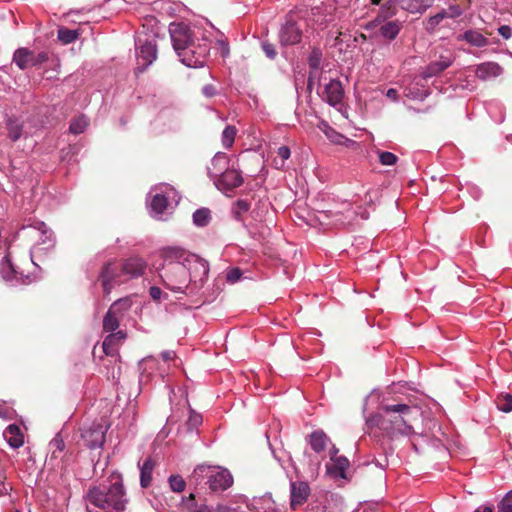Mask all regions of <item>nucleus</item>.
<instances>
[{"label": "nucleus", "instance_id": "64", "mask_svg": "<svg viewBox=\"0 0 512 512\" xmlns=\"http://www.w3.org/2000/svg\"><path fill=\"white\" fill-rule=\"evenodd\" d=\"M338 448H336L335 445H332L331 448L329 449V457H330V461L335 459V458H338L340 455H338Z\"/></svg>", "mask_w": 512, "mask_h": 512}, {"label": "nucleus", "instance_id": "61", "mask_svg": "<svg viewBox=\"0 0 512 512\" xmlns=\"http://www.w3.org/2000/svg\"><path fill=\"white\" fill-rule=\"evenodd\" d=\"M11 489L12 488L9 483L0 482V497L8 495Z\"/></svg>", "mask_w": 512, "mask_h": 512}, {"label": "nucleus", "instance_id": "59", "mask_svg": "<svg viewBox=\"0 0 512 512\" xmlns=\"http://www.w3.org/2000/svg\"><path fill=\"white\" fill-rule=\"evenodd\" d=\"M238 509L236 507L226 505V504H218L215 508L216 512H236Z\"/></svg>", "mask_w": 512, "mask_h": 512}, {"label": "nucleus", "instance_id": "58", "mask_svg": "<svg viewBox=\"0 0 512 512\" xmlns=\"http://www.w3.org/2000/svg\"><path fill=\"white\" fill-rule=\"evenodd\" d=\"M14 411L4 405H0V418L12 419Z\"/></svg>", "mask_w": 512, "mask_h": 512}, {"label": "nucleus", "instance_id": "52", "mask_svg": "<svg viewBox=\"0 0 512 512\" xmlns=\"http://www.w3.org/2000/svg\"><path fill=\"white\" fill-rule=\"evenodd\" d=\"M201 422L202 416L192 411L188 419V426L191 428H196L201 424Z\"/></svg>", "mask_w": 512, "mask_h": 512}, {"label": "nucleus", "instance_id": "24", "mask_svg": "<svg viewBox=\"0 0 512 512\" xmlns=\"http://www.w3.org/2000/svg\"><path fill=\"white\" fill-rule=\"evenodd\" d=\"M457 40H464L475 47H485L489 44V40L478 30H467L463 34L457 36Z\"/></svg>", "mask_w": 512, "mask_h": 512}, {"label": "nucleus", "instance_id": "46", "mask_svg": "<svg viewBox=\"0 0 512 512\" xmlns=\"http://www.w3.org/2000/svg\"><path fill=\"white\" fill-rule=\"evenodd\" d=\"M498 507L500 512H512V490L505 495Z\"/></svg>", "mask_w": 512, "mask_h": 512}, {"label": "nucleus", "instance_id": "9", "mask_svg": "<svg viewBox=\"0 0 512 512\" xmlns=\"http://www.w3.org/2000/svg\"><path fill=\"white\" fill-rule=\"evenodd\" d=\"M100 279L105 294H110L113 288L127 282L121 264L113 262H109L103 267Z\"/></svg>", "mask_w": 512, "mask_h": 512}, {"label": "nucleus", "instance_id": "63", "mask_svg": "<svg viewBox=\"0 0 512 512\" xmlns=\"http://www.w3.org/2000/svg\"><path fill=\"white\" fill-rule=\"evenodd\" d=\"M386 96H387V98L391 99L392 101L398 100V92L394 88L388 89L386 92Z\"/></svg>", "mask_w": 512, "mask_h": 512}, {"label": "nucleus", "instance_id": "44", "mask_svg": "<svg viewBox=\"0 0 512 512\" xmlns=\"http://www.w3.org/2000/svg\"><path fill=\"white\" fill-rule=\"evenodd\" d=\"M210 27H211V31H209V32L211 34H212V31H215L217 34L220 35L219 38H216V43L221 50L222 57H224V58L227 57L230 52L229 44H228L227 40L225 38H223V35L218 30H216L212 25H210Z\"/></svg>", "mask_w": 512, "mask_h": 512}, {"label": "nucleus", "instance_id": "33", "mask_svg": "<svg viewBox=\"0 0 512 512\" xmlns=\"http://www.w3.org/2000/svg\"><path fill=\"white\" fill-rule=\"evenodd\" d=\"M194 494H190L189 497L184 500L188 512H213L212 509L206 504H197L195 501Z\"/></svg>", "mask_w": 512, "mask_h": 512}, {"label": "nucleus", "instance_id": "41", "mask_svg": "<svg viewBox=\"0 0 512 512\" xmlns=\"http://www.w3.org/2000/svg\"><path fill=\"white\" fill-rule=\"evenodd\" d=\"M376 153L378 155L379 162L384 166H392L397 163L398 158L392 152L377 150Z\"/></svg>", "mask_w": 512, "mask_h": 512}, {"label": "nucleus", "instance_id": "10", "mask_svg": "<svg viewBox=\"0 0 512 512\" xmlns=\"http://www.w3.org/2000/svg\"><path fill=\"white\" fill-rule=\"evenodd\" d=\"M237 502L245 503L247 508L254 512H278L275 501L269 494H265L261 497H254L252 500H249L244 495H240L237 497Z\"/></svg>", "mask_w": 512, "mask_h": 512}, {"label": "nucleus", "instance_id": "47", "mask_svg": "<svg viewBox=\"0 0 512 512\" xmlns=\"http://www.w3.org/2000/svg\"><path fill=\"white\" fill-rule=\"evenodd\" d=\"M322 60V54L319 50H313L308 58L310 68L318 69Z\"/></svg>", "mask_w": 512, "mask_h": 512}, {"label": "nucleus", "instance_id": "20", "mask_svg": "<svg viewBox=\"0 0 512 512\" xmlns=\"http://www.w3.org/2000/svg\"><path fill=\"white\" fill-rule=\"evenodd\" d=\"M349 465V460L345 456H339L326 464V472L334 479H344Z\"/></svg>", "mask_w": 512, "mask_h": 512}, {"label": "nucleus", "instance_id": "3", "mask_svg": "<svg viewBox=\"0 0 512 512\" xmlns=\"http://www.w3.org/2000/svg\"><path fill=\"white\" fill-rule=\"evenodd\" d=\"M416 414L418 410L406 404L386 405L381 413L372 415L366 423L370 428H378L390 437L411 436L414 430L410 422Z\"/></svg>", "mask_w": 512, "mask_h": 512}, {"label": "nucleus", "instance_id": "22", "mask_svg": "<svg viewBox=\"0 0 512 512\" xmlns=\"http://www.w3.org/2000/svg\"><path fill=\"white\" fill-rule=\"evenodd\" d=\"M7 136L12 142L18 141L23 135V121L15 116H6Z\"/></svg>", "mask_w": 512, "mask_h": 512}, {"label": "nucleus", "instance_id": "18", "mask_svg": "<svg viewBox=\"0 0 512 512\" xmlns=\"http://www.w3.org/2000/svg\"><path fill=\"white\" fill-rule=\"evenodd\" d=\"M82 437L90 449L101 448L105 442V432L100 424L84 430Z\"/></svg>", "mask_w": 512, "mask_h": 512}, {"label": "nucleus", "instance_id": "45", "mask_svg": "<svg viewBox=\"0 0 512 512\" xmlns=\"http://www.w3.org/2000/svg\"><path fill=\"white\" fill-rule=\"evenodd\" d=\"M405 95L408 98L414 99V100H424L428 95L429 92L427 90H420V89H414L413 87H408L405 89Z\"/></svg>", "mask_w": 512, "mask_h": 512}, {"label": "nucleus", "instance_id": "23", "mask_svg": "<svg viewBox=\"0 0 512 512\" xmlns=\"http://www.w3.org/2000/svg\"><path fill=\"white\" fill-rule=\"evenodd\" d=\"M452 64L450 57L441 56L438 61L429 64L421 73L423 79H428L440 74Z\"/></svg>", "mask_w": 512, "mask_h": 512}, {"label": "nucleus", "instance_id": "16", "mask_svg": "<svg viewBox=\"0 0 512 512\" xmlns=\"http://www.w3.org/2000/svg\"><path fill=\"white\" fill-rule=\"evenodd\" d=\"M280 42L283 45H294L301 40V30L295 22L287 20L279 33Z\"/></svg>", "mask_w": 512, "mask_h": 512}, {"label": "nucleus", "instance_id": "8", "mask_svg": "<svg viewBox=\"0 0 512 512\" xmlns=\"http://www.w3.org/2000/svg\"><path fill=\"white\" fill-rule=\"evenodd\" d=\"M136 57V72L142 73L157 58V45L155 40L148 38L142 39L141 37H138L136 40Z\"/></svg>", "mask_w": 512, "mask_h": 512}, {"label": "nucleus", "instance_id": "36", "mask_svg": "<svg viewBox=\"0 0 512 512\" xmlns=\"http://www.w3.org/2000/svg\"><path fill=\"white\" fill-rule=\"evenodd\" d=\"M210 219V211L206 208H201L193 213V222L196 226L203 227L208 224Z\"/></svg>", "mask_w": 512, "mask_h": 512}, {"label": "nucleus", "instance_id": "38", "mask_svg": "<svg viewBox=\"0 0 512 512\" xmlns=\"http://www.w3.org/2000/svg\"><path fill=\"white\" fill-rule=\"evenodd\" d=\"M331 11H332V7L330 6L329 7V15L325 14L322 17V14H323L322 13V8L321 7H314L312 9V14L315 17L314 21L318 25H320V26L328 24L329 22H331L333 20V17L331 15Z\"/></svg>", "mask_w": 512, "mask_h": 512}, {"label": "nucleus", "instance_id": "30", "mask_svg": "<svg viewBox=\"0 0 512 512\" xmlns=\"http://www.w3.org/2000/svg\"><path fill=\"white\" fill-rule=\"evenodd\" d=\"M153 469L154 462L150 457L145 459L143 464L140 466V484L143 488H146L150 485Z\"/></svg>", "mask_w": 512, "mask_h": 512}, {"label": "nucleus", "instance_id": "57", "mask_svg": "<svg viewBox=\"0 0 512 512\" xmlns=\"http://www.w3.org/2000/svg\"><path fill=\"white\" fill-rule=\"evenodd\" d=\"M277 154L282 159V162H284L285 160H287L290 157L291 152H290L289 147L281 146L278 148Z\"/></svg>", "mask_w": 512, "mask_h": 512}, {"label": "nucleus", "instance_id": "32", "mask_svg": "<svg viewBox=\"0 0 512 512\" xmlns=\"http://www.w3.org/2000/svg\"><path fill=\"white\" fill-rule=\"evenodd\" d=\"M121 319L110 310L107 311L103 319V330L105 332H114L118 329Z\"/></svg>", "mask_w": 512, "mask_h": 512}, {"label": "nucleus", "instance_id": "48", "mask_svg": "<svg viewBox=\"0 0 512 512\" xmlns=\"http://www.w3.org/2000/svg\"><path fill=\"white\" fill-rule=\"evenodd\" d=\"M35 228L42 234L43 242L52 241V231L46 226L44 222H37Z\"/></svg>", "mask_w": 512, "mask_h": 512}, {"label": "nucleus", "instance_id": "28", "mask_svg": "<svg viewBox=\"0 0 512 512\" xmlns=\"http://www.w3.org/2000/svg\"><path fill=\"white\" fill-rule=\"evenodd\" d=\"M13 62L21 69L33 66L32 51L27 48H19L14 52Z\"/></svg>", "mask_w": 512, "mask_h": 512}, {"label": "nucleus", "instance_id": "49", "mask_svg": "<svg viewBox=\"0 0 512 512\" xmlns=\"http://www.w3.org/2000/svg\"><path fill=\"white\" fill-rule=\"evenodd\" d=\"M149 295L154 301H160L161 299H168V294L164 293L161 288L152 286L149 289Z\"/></svg>", "mask_w": 512, "mask_h": 512}, {"label": "nucleus", "instance_id": "62", "mask_svg": "<svg viewBox=\"0 0 512 512\" xmlns=\"http://www.w3.org/2000/svg\"><path fill=\"white\" fill-rule=\"evenodd\" d=\"M164 361L174 360L176 358V353L172 350L163 351L161 354Z\"/></svg>", "mask_w": 512, "mask_h": 512}, {"label": "nucleus", "instance_id": "21", "mask_svg": "<svg viewBox=\"0 0 512 512\" xmlns=\"http://www.w3.org/2000/svg\"><path fill=\"white\" fill-rule=\"evenodd\" d=\"M502 68L495 62H485L477 66L475 74L481 80H489L502 74Z\"/></svg>", "mask_w": 512, "mask_h": 512}, {"label": "nucleus", "instance_id": "50", "mask_svg": "<svg viewBox=\"0 0 512 512\" xmlns=\"http://www.w3.org/2000/svg\"><path fill=\"white\" fill-rule=\"evenodd\" d=\"M445 13L446 18L454 19L462 15L463 11L458 5H451L448 9L442 10Z\"/></svg>", "mask_w": 512, "mask_h": 512}, {"label": "nucleus", "instance_id": "19", "mask_svg": "<svg viewBox=\"0 0 512 512\" xmlns=\"http://www.w3.org/2000/svg\"><path fill=\"white\" fill-rule=\"evenodd\" d=\"M127 338V334L123 330L109 332L102 343L103 351L108 356H116L118 354V345Z\"/></svg>", "mask_w": 512, "mask_h": 512}, {"label": "nucleus", "instance_id": "4", "mask_svg": "<svg viewBox=\"0 0 512 512\" xmlns=\"http://www.w3.org/2000/svg\"><path fill=\"white\" fill-rule=\"evenodd\" d=\"M86 499L88 512H93L91 505L105 512H123L127 503L121 483H114L107 490L94 487L89 490Z\"/></svg>", "mask_w": 512, "mask_h": 512}, {"label": "nucleus", "instance_id": "43", "mask_svg": "<svg viewBox=\"0 0 512 512\" xmlns=\"http://www.w3.org/2000/svg\"><path fill=\"white\" fill-rule=\"evenodd\" d=\"M53 457H58V454L64 450L65 444L60 435H56L49 444Z\"/></svg>", "mask_w": 512, "mask_h": 512}, {"label": "nucleus", "instance_id": "35", "mask_svg": "<svg viewBox=\"0 0 512 512\" xmlns=\"http://www.w3.org/2000/svg\"><path fill=\"white\" fill-rule=\"evenodd\" d=\"M497 408L505 413L512 411V395L509 393L500 394L496 399Z\"/></svg>", "mask_w": 512, "mask_h": 512}, {"label": "nucleus", "instance_id": "27", "mask_svg": "<svg viewBox=\"0 0 512 512\" xmlns=\"http://www.w3.org/2000/svg\"><path fill=\"white\" fill-rule=\"evenodd\" d=\"M324 128H322L323 132L325 133V135L327 136V138L334 144H337V145H343V146H346V147H349L351 145H354L355 142L347 137H345L344 135L340 134L339 132H337L336 130H334L333 128H331L327 123H322Z\"/></svg>", "mask_w": 512, "mask_h": 512}, {"label": "nucleus", "instance_id": "55", "mask_svg": "<svg viewBox=\"0 0 512 512\" xmlns=\"http://www.w3.org/2000/svg\"><path fill=\"white\" fill-rule=\"evenodd\" d=\"M498 33L506 40L512 36V28L508 25H502L498 28Z\"/></svg>", "mask_w": 512, "mask_h": 512}, {"label": "nucleus", "instance_id": "54", "mask_svg": "<svg viewBox=\"0 0 512 512\" xmlns=\"http://www.w3.org/2000/svg\"><path fill=\"white\" fill-rule=\"evenodd\" d=\"M262 49L268 58H270V59L275 58L276 51L272 44L264 42V43H262Z\"/></svg>", "mask_w": 512, "mask_h": 512}, {"label": "nucleus", "instance_id": "37", "mask_svg": "<svg viewBox=\"0 0 512 512\" xmlns=\"http://www.w3.org/2000/svg\"><path fill=\"white\" fill-rule=\"evenodd\" d=\"M446 19L445 13L441 10L440 12L436 13L435 15L429 17L425 21V29L427 32H433L438 27V25Z\"/></svg>", "mask_w": 512, "mask_h": 512}, {"label": "nucleus", "instance_id": "26", "mask_svg": "<svg viewBox=\"0 0 512 512\" xmlns=\"http://www.w3.org/2000/svg\"><path fill=\"white\" fill-rule=\"evenodd\" d=\"M330 443L329 437L322 430H317L310 434L309 444L316 453L324 451Z\"/></svg>", "mask_w": 512, "mask_h": 512}, {"label": "nucleus", "instance_id": "29", "mask_svg": "<svg viewBox=\"0 0 512 512\" xmlns=\"http://www.w3.org/2000/svg\"><path fill=\"white\" fill-rule=\"evenodd\" d=\"M131 307V297H124L114 301L108 310H110L111 313H114L117 317H119L122 320L129 312Z\"/></svg>", "mask_w": 512, "mask_h": 512}, {"label": "nucleus", "instance_id": "25", "mask_svg": "<svg viewBox=\"0 0 512 512\" xmlns=\"http://www.w3.org/2000/svg\"><path fill=\"white\" fill-rule=\"evenodd\" d=\"M3 436L12 448H19L24 443L23 434L15 424L9 425L3 432Z\"/></svg>", "mask_w": 512, "mask_h": 512}, {"label": "nucleus", "instance_id": "42", "mask_svg": "<svg viewBox=\"0 0 512 512\" xmlns=\"http://www.w3.org/2000/svg\"><path fill=\"white\" fill-rule=\"evenodd\" d=\"M168 482L173 492H182L186 486L184 479L179 475H171Z\"/></svg>", "mask_w": 512, "mask_h": 512}, {"label": "nucleus", "instance_id": "60", "mask_svg": "<svg viewBox=\"0 0 512 512\" xmlns=\"http://www.w3.org/2000/svg\"><path fill=\"white\" fill-rule=\"evenodd\" d=\"M202 92L206 97H213L216 94V88L208 84L203 87Z\"/></svg>", "mask_w": 512, "mask_h": 512}, {"label": "nucleus", "instance_id": "40", "mask_svg": "<svg viewBox=\"0 0 512 512\" xmlns=\"http://www.w3.org/2000/svg\"><path fill=\"white\" fill-rule=\"evenodd\" d=\"M87 126L88 119L85 116H80L71 122L69 130L73 134H80L86 129Z\"/></svg>", "mask_w": 512, "mask_h": 512}, {"label": "nucleus", "instance_id": "7", "mask_svg": "<svg viewBox=\"0 0 512 512\" xmlns=\"http://www.w3.org/2000/svg\"><path fill=\"white\" fill-rule=\"evenodd\" d=\"M152 197L150 203V214L153 217H161L163 213L169 209L174 203L175 205L179 202V197L175 189L167 184L154 187L150 191Z\"/></svg>", "mask_w": 512, "mask_h": 512}, {"label": "nucleus", "instance_id": "15", "mask_svg": "<svg viewBox=\"0 0 512 512\" xmlns=\"http://www.w3.org/2000/svg\"><path fill=\"white\" fill-rule=\"evenodd\" d=\"M0 274L3 280L11 286H15L20 283H25L22 274L17 272L13 267L9 256H5L0 261Z\"/></svg>", "mask_w": 512, "mask_h": 512}, {"label": "nucleus", "instance_id": "1", "mask_svg": "<svg viewBox=\"0 0 512 512\" xmlns=\"http://www.w3.org/2000/svg\"><path fill=\"white\" fill-rule=\"evenodd\" d=\"M159 257L163 260L162 283L174 293H185L191 283L202 285L208 277V262L180 246L162 247Z\"/></svg>", "mask_w": 512, "mask_h": 512}, {"label": "nucleus", "instance_id": "39", "mask_svg": "<svg viewBox=\"0 0 512 512\" xmlns=\"http://www.w3.org/2000/svg\"><path fill=\"white\" fill-rule=\"evenodd\" d=\"M235 135L236 128L234 126L229 125L223 130L221 140L225 148H230L233 145Z\"/></svg>", "mask_w": 512, "mask_h": 512}, {"label": "nucleus", "instance_id": "51", "mask_svg": "<svg viewBox=\"0 0 512 512\" xmlns=\"http://www.w3.org/2000/svg\"><path fill=\"white\" fill-rule=\"evenodd\" d=\"M241 276L242 272L239 268H232L226 273V279L231 284L236 283L241 278Z\"/></svg>", "mask_w": 512, "mask_h": 512}, {"label": "nucleus", "instance_id": "13", "mask_svg": "<svg viewBox=\"0 0 512 512\" xmlns=\"http://www.w3.org/2000/svg\"><path fill=\"white\" fill-rule=\"evenodd\" d=\"M123 274L126 276L127 281L141 277L146 269V262L140 257H130L122 264Z\"/></svg>", "mask_w": 512, "mask_h": 512}, {"label": "nucleus", "instance_id": "2", "mask_svg": "<svg viewBox=\"0 0 512 512\" xmlns=\"http://www.w3.org/2000/svg\"><path fill=\"white\" fill-rule=\"evenodd\" d=\"M169 34L173 48L185 66L200 68L205 65L210 51V32H202L197 26L191 28L184 23H171Z\"/></svg>", "mask_w": 512, "mask_h": 512}, {"label": "nucleus", "instance_id": "56", "mask_svg": "<svg viewBox=\"0 0 512 512\" xmlns=\"http://www.w3.org/2000/svg\"><path fill=\"white\" fill-rule=\"evenodd\" d=\"M306 512H325V506L319 502H311L308 505Z\"/></svg>", "mask_w": 512, "mask_h": 512}, {"label": "nucleus", "instance_id": "14", "mask_svg": "<svg viewBox=\"0 0 512 512\" xmlns=\"http://www.w3.org/2000/svg\"><path fill=\"white\" fill-rule=\"evenodd\" d=\"M290 486V506L295 510L306 502L310 487L306 482H292Z\"/></svg>", "mask_w": 512, "mask_h": 512}, {"label": "nucleus", "instance_id": "12", "mask_svg": "<svg viewBox=\"0 0 512 512\" xmlns=\"http://www.w3.org/2000/svg\"><path fill=\"white\" fill-rule=\"evenodd\" d=\"M344 90L339 80L331 79L324 85L322 98L331 106H337L342 103Z\"/></svg>", "mask_w": 512, "mask_h": 512}, {"label": "nucleus", "instance_id": "6", "mask_svg": "<svg viewBox=\"0 0 512 512\" xmlns=\"http://www.w3.org/2000/svg\"><path fill=\"white\" fill-rule=\"evenodd\" d=\"M397 14V8L393 1L384 3L378 15L365 25L366 30L377 29L378 35L386 41H393L399 35L403 25L399 20H388Z\"/></svg>", "mask_w": 512, "mask_h": 512}, {"label": "nucleus", "instance_id": "17", "mask_svg": "<svg viewBox=\"0 0 512 512\" xmlns=\"http://www.w3.org/2000/svg\"><path fill=\"white\" fill-rule=\"evenodd\" d=\"M230 159L227 154L218 152L214 155L211 165L208 167L209 176L215 181L229 168H231Z\"/></svg>", "mask_w": 512, "mask_h": 512}, {"label": "nucleus", "instance_id": "34", "mask_svg": "<svg viewBox=\"0 0 512 512\" xmlns=\"http://www.w3.org/2000/svg\"><path fill=\"white\" fill-rule=\"evenodd\" d=\"M79 36V33L77 30H72V29H68V28H60L58 30V39L63 43V44H70L72 42H74L75 40H77Z\"/></svg>", "mask_w": 512, "mask_h": 512}, {"label": "nucleus", "instance_id": "53", "mask_svg": "<svg viewBox=\"0 0 512 512\" xmlns=\"http://www.w3.org/2000/svg\"><path fill=\"white\" fill-rule=\"evenodd\" d=\"M32 60H33V66L40 65L48 60V55L45 52L38 53L35 55L32 52Z\"/></svg>", "mask_w": 512, "mask_h": 512}, {"label": "nucleus", "instance_id": "5", "mask_svg": "<svg viewBox=\"0 0 512 512\" xmlns=\"http://www.w3.org/2000/svg\"><path fill=\"white\" fill-rule=\"evenodd\" d=\"M190 481L195 485L208 484L212 491H224L232 486L233 477L221 466L200 464L193 470Z\"/></svg>", "mask_w": 512, "mask_h": 512}, {"label": "nucleus", "instance_id": "11", "mask_svg": "<svg viewBox=\"0 0 512 512\" xmlns=\"http://www.w3.org/2000/svg\"><path fill=\"white\" fill-rule=\"evenodd\" d=\"M214 182L219 190L227 192L242 185L243 178L240 172L234 167V165H232L231 168H229Z\"/></svg>", "mask_w": 512, "mask_h": 512}, {"label": "nucleus", "instance_id": "31", "mask_svg": "<svg viewBox=\"0 0 512 512\" xmlns=\"http://www.w3.org/2000/svg\"><path fill=\"white\" fill-rule=\"evenodd\" d=\"M329 213L333 216H337L338 214H343L344 218H339L336 221L341 225L350 224L356 215V211H354L351 205L347 202L343 203V209L341 211H333L330 210Z\"/></svg>", "mask_w": 512, "mask_h": 512}]
</instances>
